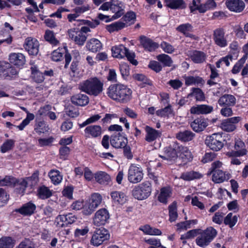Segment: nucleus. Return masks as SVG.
<instances>
[{"label":"nucleus","instance_id":"nucleus-1","mask_svg":"<svg viewBox=\"0 0 248 248\" xmlns=\"http://www.w3.org/2000/svg\"><path fill=\"white\" fill-rule=\"evenodd\" d=\"M132 92L127 85L117 83L111 84L107 89V94L115 102L126 104L131 100Z\"/></svg>","mask_w":248,"mask_h":248},{"label":"nucleus","instance_id":"nucleus-2","mask_svg":"<svg viewBox=\"0 0 248 248\" xmlns=\"http://www.w3.org/2000/svg\"><path fill=\"white\" fill-rule=\"evenodd\" d=\"M194 232L195 243L201 248H205L213 241L217 234V231L213 227L210 226L205 230L201 229H192Z\"/></svg>","mask_w":248,"mask_h":248},{"label":"nucleus","instance_id":"nucleus-3","mask_svg":"<svg viewBox=\"0 0 248 248\" xmlns=\"http://www.w3.org/2000/svg\"><path fill=\"white\" fill-rule=\"evenodd\" d=\"M103 82L98 78H91L84 81L81 89L89 95L96 96L103 91Z\"/></svg>","mask_w":248,"mask_h":248},{"label":"nucleus","instance_id":"nucleus-4","mask_svg":"<svg viewBox=\"0 0 248 248\" xmlns=\"http://www.w3.org/2000/svg\"><path fill=\"white\" fill-rule=\"evenodd\" d=\"M222 163L219 161H216L213 162L210 168L209 169L207 175L212 174V181L217 184L223 183L228 181L231 178L230 173H226V172L220 170Z\"/></svg>","mask_w":248,"mask_h":248},{"label":"nucleus","instance_id":"nucleus-5","mask_svg":"<svg viewBox=\"0 0 248 248\" xmlns=\"http://www.w3.org/2000/svg\"><path fill=\"white\" fill-rule=\"evenodd\" d=\"M225 134L223 133H216L208 136L205 139V143L206 146L213 151H219L227 144L224 137Z\"/></svg>","mask_w":248,"mask_h":248},{"label":"nucleus","instance_id":"nucleus-6","mask_svg":"<svg viewBox=\"0 0 248 248\" xmlns=\"http://www.w3.org/2000/svg\"><path fill=\"white\" fill-rule=\"evenodd\" d=\"M152 191L151 183L146 181L135 186L132 190V195L135 199L142 201L147 199L151 195Z\"/></svg>","mask_w":248,"mask_h":248},{"label":"nucleus","instance_id":"nucleus-7","mask_svg":"<svg viewBox=\"0 0 248 248\" xmlns=\"http://www.w3.org/2000/svg\"><path fill=\"white\" fill-rule=\"evenodd\" d=\"M109 238V232L107 229L104 228L96 229L92 233L90 243L93 246L98 247L108 241Z\"/></svg>","mask_w":248,"mask_h":248},{"label":"nucleus","instance_id":"nucleus-8","mask_svg":"<svg viewBox=\"0 0 248 248\" xmlns=\"http://www.w3.org/2000/svg\"><path fill=\"white\" fill-rule=\"evenodd\" d=\"M143 177V173L141 168L135 164H131L128 169V180L131 183L136 184L140 182Z\"/></svg>","mask_w":248,"mask_h":248},{"label":"nucleus","instance_id":"nucleus-9","mask_svg":"<svg viewBox=\"0 0 248 248\" xmlns=\"http://www.w3.org/2000/svg\"><path fill=\"white\" fill-rule=\"evenodd\" d=\"M193 158V155L188 148L180 144L177 158L181 161L179 165L184 166L192 161Z\"/></svg>","mask_w":248,"mask_h":248},{"label":"nucleus","instance_id":"nucleus-10","mask_svg":"<svg viewBox=\"0 0 248 248\" xmlns=\"http://www.w3.org/2000/svg\"><path fill=\"white\" fill-rule=\"evenodd\" d=\"M67 46L65 45L62 47H59L57 49L54 50L51 54V59L53 61L58 62L63 58V55L65 53V68H67L71 61V56L67 52Z\"/></svg>","mask_w":248,"mask_h":248},{"label":"nucleus","instance_id":"nucleus-11","mask_svg":"<svg viewBox=\"0 0 248 248\" xmlns=\"http://www.w3.org/2000/svg\"><path fill=\"white\" fill-rule=\"evenodd\" d=\"M193 119L190 123V127L196 133L203 131L209 125V120L203 116L193 117Z\"/></svg>","mask_w":248,"mask_h":248},{"label":"nucleus","instance_id":"nucleus-12","mask_svg":"<svg viewBox=\"0 0 248 248\" xmlns=\"http://www.w3.org/2000/svg\"><path fill=\"white\" fill-rule=\"evenodd\" d=\"M110 216L108 210L105 208L98 210L93 217V223L96 226L105 225L108 222Z\"/></svg>","mask_w":248,"mask_h":248},{"label":"nucleus","instance_id":"nucleus-13","mask_svg":"<svg viewBox=\"0 0 248 248\" xmlns=\"http://www.w3.org/2000/svg\"><path fill=\"white\" fill-rule=\"evenodd\" d=\"M23 46L31 55L36 56L39 52V43L34 38L31 37L27 38L25 40Z\"/></svg>","mask_w":248,"mask_h":248},{"label":"nucleus","instance_id":"nucleus-14","mask_svg":"<svg viewBox=\"0 0 248 248\" xmlns=\"http://www.w3.org/2000/svg\"><path fill=\"white\" fill-rule=\"evenodd\" d=\"M225 31L223 28H218L214 31L213 37L215 44L220 47H225L228 45L225 36Z\"/></svg>","mask_w":248,"mask_h":248},{"label":"nucleus","instance_id":"nucleus-15","mask_svg":"<svg viewBox=\"0 0 248 248\" xmlns=\"http://www.w3.org/2000/svg\"><path fill=\"white\" fill-rule=\"evenodd\" d=\"M241 120L239 116L233 117L223 120L220 124V128L224 131L231 132L236 128V124Z\"/></svg>","mask_w":248,"mask_h":248},{"label":"nucleus","instance_id":"nucleus-16","mask_svg":"<svg viewBox=\"0 0 248 248\" xmlns=\"http://www.w3.org/2000/svg\"><path fill=\"white\" fill-rule=\"evenodd\" d=\"M235 150L229 151L226 153L228 157H240L243 156L247 153L245 143L242 140H237L234 144Z\"/></svg>","mask_w":248,"mask_h":248},{"label":"nucleus","instance_id":"nucleus-17","mask_svg":"<svg viewBox=\"0 0 248 248\" xmlns=\"http://www.w3.org/2000/svg\"><path fill=\"white\" fill-rule=\"evenodd\" d=\"M110 10L112 13H114V15L112 16L111 19L106 20V23L118 19L124 14V10L123 3L119 0H117L114 3L111 2Z\"/></svg>","mask_w":248,"mask_h":248},{"label":"nucleus","instance_id":"nucleus-18","mask_svg":"<svg viewBox=\"0 0 248 248\" xmlns=\"http://www.w3.org/2000/svg\"><path fill=\"white\" fill-rule=\"evenodd\" d=\"M187 56L193 62L196 64H202L206 62L207 55L201 50H190L188 51Z\"/></svg>","mask_w":248,"mask_h":248},{"label":"nucleus","instance_id":"nucleus-19","mask_svg":"<svg viewBox=\"0 0 248 248\" xmlns=\"http://www.w3.org/2000/svg\"><path fill=\"white\" fill-rule=\"evenodd\" d=\"M128 143L127 138L124 136L120 132L113 134L110 138V144L116 149H120L125 144Z\"/></svg>","mask_w":248,"mask_h":248},{"label":"nucleus","instance_id":"nucleus-20","mask_svg":"<svg viewBox=\"0 0 248 248\" xmlns=\"http://www.w3.org/2000/svg\"><path fill=\"white\" fill-rule=\"evenodd\" d=\"M228 9L235 13H241L245 8V4L242 0H224Z\"/></svg>","mask_w":248,"mask_h":248},{"label":"nucleus","instance_id":"nucleus-21","mask_svg":"<svg viewBox=\"0 0 248 248\" xmlns=\"http://www.w3.org/2000/svg\"><path fill=\"white\" fill-rule=\"evenodd\" d=\"M97 208V204H91L89 202L86 200L78 201V210L80 211L79 214H82L84 216L91 215Z\"/></svg>","mask_w":248,"mask_h":248},{"label":"nucleus","instance_id":"nucleus-22","mask_svg":"<svg viewBox=\"0 0 248 248\" xmlns=\"http://www.w3.org/2000/svg\"><path fill=\"white\" fill-rule=\"evenodd\" d=\"M139 41L142 47L145 50L150 52L155 51L159 47L158 43L154 42L151 38L144 35H141L139 38Z\"/></svg>","mask_w":248,"mask_h":248},{"label":"nucleus","instance_id":"nucleus-23","mask_svg":"<svg viewBox=\"0 0 248 248\" xmlns=\"http://www.w3.org/2000/svg\"><path fill=\"white\" fill-rule=\"evenodd\" d=\"M180 143L177 141L174 142L172 145L165 147L164 153L168 159L175 160L177 158L178 148Z\"/></svg>","mask_w":248,"mask_h":248},{"label":"nucleus","instance_id":"nucleus-24","mask_svg":"<svg viewBox=\"0 0 248 248\" xmlns=\"http://www.w3.org/2000/svg\"><path fill=\"white\" fill-rule=\"evenodd\" d=\"M9 61L11 64L14 65L22 67L26 62V58L23 54L14 52L9 54Z\"/></svg>","mask_w":248,"mask_h":248},{"label":"nucleus","instance_id":"nucleus-25","mask_svg":"<svg viewBox=\"0 0 248 248\" xmlns=\"http://www.w3.org/2000/svg\"><path fill=\"white\" fill-rule=\"evenodd\" d=\"M86 137L89 138L100 137L102 134V128L98 125H91L87 126L84 130Z\"/></svg>","mask_w":248,"mask_h":248},{"label":"nucleus","instance_id":"nucleus-26","mask_svg":"<svg viewBox=\"0 0 248 248\" xmlns=\"http://www.w3.org/2000/svg\"><path fill=\"white\" fill-rule=\"evenodd\" d=\"M195 136V134L190 130H180L175 134L176 139L184 143L192 141Z\"/></svg>","mask_w":248,"mask_h":248},{"label":"nucleus","instance_id":"nucleus-27","mask_svg":"<svg viewBox=\"0 0 248 248\" xmlns=\"http://www.w3.org/2000/svg\"><path fill=\"white\" fill-rule=\"evenodd\" d=\"M144 129L146 132L145 140L148 142H152L160 137L161 133L159 131L149 125H146Z\"/></svg>","mask_w":248,"mask_h":248},{"label":"nucleus","instance_id":"nucleus-28","mask_svg":"<svg viewBox=\"0 0 248 248\" xmlns=\"http://www.w3.org/2000/svg\"><path fill=\"white\" fill-rule=\"evenodd\" d=\"M112 202L116 204L123 205L128 201L126 194L122 191H113L110 193Z\"/></svg>","mask_w":248,"mask_h":248},{"label":"nucleus","instance_id":"nucleus-29","mask_svg":"<svg viewBox=\"0 0 248 248\" xmlns=\"http://www.w3.org/2000/svg\"><path fill=\"white\" fill-rule=\"evenodd\" d=\"M213 110V107L207 105H199L190 108V112L193 114H207Z\"/></svg>","mask_w":248,"mask_h":248},{"label":"nucleus","instance_id":"nucleus-30","mask_svg":"<svg viewBox=\"0 0 248 248\" xmlns=\"http://www.w3.org/2000/svg\"><path fill=\"white\" fill-rule=\"evenodd\" d=\"M165 6L172 10L184 9L186 3L184 0H164Z\"/></svg>","mask_w":248,"mask_h":248},{"label":"nucleus","instance_id":"nucleus-31","mask_svg":"<svg viewBox=\"0 0 248 248\" xmlns=\"http://www.w3.org/2000/svg\"><path fill=\"white\" fill-rule=\"evenodd\" d=\"M218 103L220 106L232 107L236 103V98L233 95L225 94L219 98Z\"/></svg>","mask_w":248,"mask_h":248},{"label":"nucleus","instance_id":"nucleus-32","mask_svg":"<svg viewBox=\"0 0 248 248\" xmlns=\"http://www.w3.org/2000/svg\"><path fill=\"white\" fill-rule=\"evenodd\" d=\"M176 30L178 32L183 33L186 37L195 39V35L189 33L193 31V26L190 23L180 24L176 28Z\"/></svg>","mask_w":248,"mask_h":248},{"label":"nucleus","instance_id":"nucleus-33","mask_svg":"<svg viewBox=\"0 0 248 248\" xmlns=\"http://www.w3.org/2000/svg\"><path fill=\"white\" fill-rule=\"evenodd\" d=\"M185 84L187 86L197 85V86L202 87L205 83L204 79L200 76H187L185 78Z\"/></svg>","mask_w":248,"mask_h":248},{"label":"nucleus","instance_id":"nucleus-34","mask_svg":"<svg viewBox=\"0 0 248 248\" xmlns=\"http://www.w3.org/2000/svg\"><path fill=\"white\" fill-rule=\"evenodd\" d=\"M128 50L123 45L113 46L111 48L112 56L118 59L124 58Z\"/></svg>","mask_w":248,"mask_h":248},{"label":"nucleus","instance_id":"nucleus-35","mask_svg":"<svg viewBox=\"0 0 248 248\" xmlns=\"http://www.w3.org/2000/svg\"><path fill=\"white\" fill-rule=\"evenodd\" d=\"M86 46L90 51L96 53L102 49V44L99 40L92 38L87 42Z\"/></svg>","mask_w":248,"mask_h":248},{"label":"nucleus","instance_id":"nucleus-36","mask_svg":"<svg viewBox=\"0 0 248 248\" xmlns=\"http://www.w3.org/2000/svg\"><path fill=\"white\" fill-rule=\"evenodd\" d=\"M208 66L210 69L211 73L209 76V79L207 81V84L211 87L217 84V82L215 80L219 78V74L218 72V71L213 65L208 64Z\"/></svg>","mask_w":248,"mask_h":248},{"label":"nucleus","instance_id":"nucleus-37","mask_svg":"<svg viewBox=\"0 0 248 248\" xmlns=\"http://www.w3.org/2000/svg\"><path fill=\"white\" fill-rule=\"evenodd\" d=\"M172 194L171 189L169 186H165L161 188L160 193L158 196V200L161 203L166 204L168 199Z\"/></svg>","mask_w":248,"mask_h":248},{"label":"nucleus","instance_id":"nucleus-38","mask_svg":"<svg viewBox=\"0 0 248 248\" xmlns=\"http://www.w3.org/2000/svg\"><path fill=\"white\" fill-rule=\"evenodd\" d=\"M94 178L95 181L101 185H108L110 181V175L103 171H99L95 173Z\"/></svg>","mask_w":248,"mask_h":248},{"label":"nucleus","instance_id":"nucleus-39","mask_svg":"<svg viewBox=\"0 0 248 248\" xmlns=\"http://www.w3.org/2000/svg\"><path fill=\"white\" fill-rule=\"evenodd\" d=\"M217 6L215 0H207L204 3H202L199 7H197L200 13H205L206 11L215 9Z\"/></svg>","mask_w":248,"mask_h":248},{"label":"nucleus","instance_id":"nucleus-40","mask_svg":"<svg viewBox=\"0 0 248 248\" xmlns=\"http://www.w3.org/2000/svg\"><path fill=\"white\" fill-rule=\"evenodd\" d=\"M36 209V206L31 202L24 204L17 211L23 215H31L33 213Z\"/></svg>","mask_w":248,"mask_h":248},{"label":"nucleus","instance_id":"nucleus-41","mask_svg":"<svg viewBox=\"0 0 248 248\" xmlns=\"http://www.w3.org/2000/svg\"><path fill=\"white\" fill-rule=\"evenodd\" d=\"M127 27V25L125 23L119 21L109 25H107L106 26V29L109 33H112L114 31H118Z\"/></svg>","mask_w":248,"mask_h":248},{"label":"nucleus","instance_id":"nucleus-42","mask_svg":"<svg viewBox=\"0 0 248 248\" xmlns=\"http://www.w3.org/2000/svg\"><path fill=\"white\" fill-rule=\"evenodd\" d=\"M139 230L142 231L145 234L150 235H161L162 234V232L160 230L157 228H153L148 224L141 226Z\"/></svg>","mask_w":248,"mask_h":248},{"label":"nucleus","instance_id":"nucleus-43","mask_svg":"<svg viewBox=\"0 0 248 248\" xmlns=\"http://www.w3.org/2000/svg\"><path fill=\"white\" fill-rule=\"evenodd\" d=\"M203 175L198 171L193 170L183 173L181 178L185 181H191L194 179H199L202 177Z\"/></svg>","mask_w":248,"mask_h":248},{"label":"nucleus","instance_id":"nucleus-44","mask_svg":"<svg viewBox=\"0 0 248 248\" xmlns=\"http://www.w3.org/2000/svg\"><path fill=\"white\" fill-rule=\"evenodd\" d=\"M20 108L27 113L26 118L22 121V123L19 125L16 126V127L19 130H23L24 128L29 124L30 122L34 119L35 116L33 114L29 113L27 108L25 107H21Z\"/></svg>","mask_w":248,"mask_h":248},{"label":"nucleus","instance_id":"nucleus-45","mask_svg":"<svg viewBox=\"0 0 248 248\" xmlns=\"http://www.w3.org/2000/svg\"><path fill=\"white\" fill-rule=\"evenodd\" d=\"M191 91V92L187 95V98L194 96L197 101L204 100L205 95L201 89L199 88H192Z\"/></svg>","mask_w":248,"mask_h":248},{"label":"nucleus","instance_id":"nucleus-46","mask_svg":"<svg viewBox=\"0 0 248 248\" xmlns=\"http://www.w3.org/2000/svg\"><path fill=\"white\" fill-rule=\"evenodd\" d=\"M169 221L170 222L175 221L178 217L177 203L176 202H173L168 207Z\"/></svg>","mask_w":248,"mask_h":248},{"label":"nucleus","instance_id":"nucleus-47","mask_svg":"<svg viewBox=\"0 0 248 248\" xmlns=\"http://www.w3.org/2000/svg\"><path fill=\"white\" fill-rule=\"evenodd\" d=\"M52 195V191L46 186H41L37 189V196L41 199L45 200L48 199Z\"/></svg>","mask_w":248,"mask_h":248},{"label":"nucleus","instance_id":"nucleus-48","mask_svg":"<svg viewBox=\"0 0 248 248\" xmlns=\"http://www.w3.org/2000/svg\"><path fill=\"white\" fill-rule=\"evenodd\" d=\"M15 142L13 139L6 140L0 147V152L5 153L12 150L15 147Z\"/></svg>","mask_w":248,"mask_h":248},{"label":"nucleus","instance_id":"nucleus-49","mask_svg":"<svg viewBox=\"0 0 248 248\" xmlns=\"http://www.w3.org/2000/svg\"><path fill=\"white\" fill-rule=\"evenodd\" d=\"M133 78L137 81L141 82V84L140 85V87L143 88L145 85H152V81L149 78H148L145 75L142 74H135L133 76Z\"/></svg>","mask_w":248,"mask_h":248},{"label":"nucleus","instance_id":"nucleus-50","mask_svg":"<svg viewBox=\"0 0 248 248\" xmlns=\"http://www.w3.org/2000/svg\"><path fill=\"white\" fill-rule=\"evenodd\" d=\"M16 241L11 237H2L0 238V248H13Z\"/></svg>","mask_w":248,"mask_h":248},{"label":"nucleus","instance_id":"nucleus-51","mask_svg":"<svg viewBox=\"0 0 248 248\" xmlns=\"http://www.w3.org/2000/svg\"><path fill=\"white\" fill-rule=\"evenodd\" d=\"M26 183L23 178L16 179V182L15 183V185L13 186V187H16L15 190L17 193L21 195L24 194L27 187Z\"/></svg>","mask_w":248,"mask_h":248},{"label":"nucleus","instance_id":"nucleus-52","mask_svg":"<svg viewBox=\"0 0 248 248\" xmlns=\"http://www.w3.org/2000/svg\"><path fill=\"white\" fill-rule=\"evenodd\" d=\"M26 182V185L32 188L38 183L39 181V171H35L31 177L23 178Z\"/></svg>","mask_w":248,"mask_h":248},{"label":"nucleus","instance_id":"nucleus-53","mask_svg":"<svg viewBox=\"0 0 248 248\" xmlns=\"http://www.w3.org/2000/svg\"><path fill=\"white\" fill-rule=\"evenodd\" d=\"M31 78L36 82L41 83L44 80L43 73L40 72L35 66L31 68Z\"/></svg>","mask_w":248,"mask_h":248},{"label":"nucleus","instance_id":"nucleus-54","mask_svg":"<svg viewBox=\"0 0 248 248\" xmlns=\"http://www.w3.org/2000/svg\"><path fill=\"white\" fill-rule=\"evenodd\" d=\"M156 58L157 60L162 63L164 67H170L173 63L171 57L165 54H159Z\"/></svg>","mask_w":248,"mask_h":248},{"label":"nucleus","instance_id":"nucleus-55","mask_svg":"<svg viewBox=\"0 0 248 248\" xmlns=\"http://www.w3.org/2000/svg\"><path fill=\"white\" fill-rule=\"evenodd\" d=\"M49 177L54 185H57L62 182V175L58 170H51L48 173Z\"/></svg>","mask_w":248,"mask_h":248},{"label":"nucleus","instance_id":"nucleus-56","mask_svg":"<svg viewBox=\"0 0 248 248\" xmlns=\"http://www.w3.org/2000/svg\"><path fill=\"white\" fill-rule=\"evenodd\" d=\"M124 21L125 22V24L127 25V27L135 23L136 19V15L133 11L127 12L122 18Z\"/></svg>","mask_w":248,"mask_h":248},{"label":"nucleus","instance_id":"nucleus-57","mask_svg":"<svg viewBox=\"0 0 248 248\" xmlns=\"http://www.w3.org/2000/svg\"><path fill=\"white\" fill-rule=\"evenodd\" d=\"M86 201L89 202L91 204H97L98 207L102 202V196L99 193L94 192L91 194L89 198Z\"/></svg>","mask_w":248,"mask_h":248},{"label":"nucleus","instance_id":"nucleus-58","mask_svg":"<svg viewBox=\"0 0 248 248\" xmlns=\"http://www.w3.org/2000/svg\"><path fill=\"white\" fill-rule=\"evenodd\" d=\"M16 182V178L12 176H6L4 178L0 179V186H8L13 187Z\"/></svg>","mask_w":248,"mask_h":248},{"label":"nucleus","instance_id":"nucleus-59","mask_svg":"<svg viewBox=\"0 0 248 248\" xmlns=\"http://www.w3.org/2000/svg\"><path fill=\"white\" fill-rule=\"evenodd\" d=\"M44 37L46 41L53 46H56L59 44V41L55 37L54 33L52 31H46Z\"/></svg>","mask_w":248,"mask_h":248},{"label":"nucleus","instance_id":"nucleus-60","mask_svg":"<svg viewBox=\"0 0 248 248\" xmlns=\"http://www.w3.org/2000/svg\"><path fill=\"white\" fill-rule=\"evenodd\" d=\"M238 220L237 217L234 216L232 217V213H229L224 219V223L226 225H229L230 228H232L237 223Z\"/></svg>","mask_w":248,"mask_h":248},{"label":"nucleus","instance_id":"nucleus-61","mask_svg":"<svg viewBox=\"0 0 248 248\" xmlns=\"http://www.w3.org/2000/svg\"><path fill=\"white\" fill-rule=\"evenodd\" d=\"M172 112V109L171 108V106L169 104L168 105L164 108L157 110L156 111V114L161 117H165L169 116Z\"/></svg>","mask_w":248,"mask_h":248},{"label":"nucleus","instance_id":"nucleus-62","mask_svg":"<svg viewBox=\"0 0 248 248\" xmlns=\"http://www.w3.org/2000/svg\"><path fill=\"white\" fill-rule=\"evenodd\" d=\"M121 149H123V156L127 160H131L133 158V153L130 145L125 144Z\"/></svg>","mask_w":248,"mask_h":248},{"label":"nucleus","instance_id":"nucleus-63","mask_svg":"<svg viewBox=\"0 0 248 248\" xmlns=\"http://www.w3.org/2000/svg\"><path fill=\"white\" fill-rule=\"evenodd\" d=\"M228 13L227 11H218L213 13L211 17L212 20H222L225 19L228 17Z\"/></svg>","mask_w":248,"mask_h":248},{"label":"nucleus","instance_id":"nucleus-64","mask_svg":"<svg viewBox=\"0 0 248 248\" xmlns=\"http://www.w3.org/2000/svg\"><path fill=\"white\" fill-rule=\"evenodd\" d=\"M16 248H35L34 243L30 239L22 241Z\"/></svg>","mask_w":248,"mask_h":248}]
</instances>
